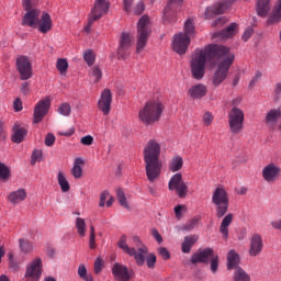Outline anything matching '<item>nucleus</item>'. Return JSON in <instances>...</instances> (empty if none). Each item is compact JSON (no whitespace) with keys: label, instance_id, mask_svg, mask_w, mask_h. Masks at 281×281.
I'll list each match as a JSON object with an SVG mask.
<instances>
[{"label":"nucleus","instance_id":"obj_1","mask_svg":"<svg viewBox=\"0 0 281 281\" xmlns=\"http://www.w3.org/2000/svg\"><path fill=\"white\" fill-rule=\"evenodd\" d=\"M207 60L210 63L216 60L217 68L212 76V85L214 87H221L227 80L229 68L234 65L235 56L229 52V47L218 44H210L204 49L195 50L191 58V72L195 80H203Z\"/></svg>","mask_w":281,"mask_h":281},{"label":"nucleus","instance_id":"obj_2","mask_svg":"<svg viewBox=\"0 0 281 281\" xmlns=\"http://www.w3.org/2000/svg\"><path fill=\"white\" fill-rule=\"evenodd\" d=\"M132 243L135 247L128 246V237L126 235H122L117 241V247L127 256L133 257L138 267H144L147 262L148 269H154L155 263L157 262V256H155V254L148 255V247L144 245L139 237L133 236Z\"/></svg>","mask_w":281,"mask_h":281},{"label":"nucleus","instance_id":"obj_3","mask_svg":"<svg viewBox=\"0 0 281 281\" xmlns=\"http://www.w3.org/2000/svg\"><path fill=\"white\" fill-rule=\"evenodd\" d=\"M145 170L148 181L153 183L161 175V145L156 139H150L144 147Z\"/></svg>","mask_w":281,"mask_h":281},{"label":"nucleus","instance_id":"obj_4","mask_svg":"<svg viewBox=\"0 0 281 281\" xmlns=\"http://www.w3.org/2000/svg\"><path fill=\"white\" fill-rule=\"evenodd\" d=\"M164 103L157 100H151L145 103V105L138 112V120L145 126H153L161 120L164 113Z\"/></svg>","mask_w":281,"mask_h":281},{"label":"nucleus","instance_id":"obj_5","mask_svg":"<svg viewBox=\"0 0 281 281\" xmlns=\"http://www.w3.org/2000/svg\"><path fill=\"white\" fill-rule=\"evenodd\" d=\"M212 203L215 206V216L223 218L229 211V193L223 186H218L212 192Z\"/></svg>","mask_w":281,"mask_h":281},{"label":"nucleus","instance_id":"obj_6","mask_svg":"<svg viewBox=\"0 0 281 281\" xmlns=\"http://www.w3.org/2000/svg\"><path fill=\"white\" fill-rule=\"evenodd\" d=\"M192 265H207L210 262V269L213 274L218 273L220 267V258L218 255L214 254L213 248H204L202 250H198L191 257Z\"/></svg>","mask_w":281,"mask_h":281},{"label":"nucleus","instance_id":"obj_7","mask_svg":"<svg viewBox=\"0 0 281 281\" xmlns=\"http://www.w3.org/2000/svg\"><path fill=\"white\" fill-rule=\"evenodd\" d=\"M36 0H22V7L25 10V14L22 19V25L33 27L36 30L41 23V10L35 8Z\"/></svg>","mask_w":281,"mask_h":281},{"label":"nucleus","instance_id":"obj_8","mask_svg":"<svg viewBox=\"0 0 281 281\" xmlns=\"http://www.w3.org/2000/svg\"><path fill=\"white\" fill-rule=\"evenodd\" d=\"M148 36H150V18L143 15L137 23L136 54L144 52V47L148 44Z\"/></svg>","mask_w":281,"mask_h":281},{"label":"nucleus","instance_id":"obj_9","mask_svg":"<svg viewBox=\"0 0 281 281\" xmlns=\"http://www.w3.org/2000/svg\"><path fill=\"white\" fill-rule=\"evenodd\" d=\"M228 126L232 135L243 133V128H245V112L234 106L228 113Z\"/></svg>","mask_w":281,"mask_h":281},{"label":"nucleus","instance_id":"obj_10","mask_svg":"<svg viewBox=\"0 0 281 281\" xmlns=\"http://www.w3.org/2000/svg\"><path fill=\"white\" fill-rule=\"evenodd\" d=\"M109 12V3L106 0H95L93 8L91 9V12L88 16V24L85 27V32L89 34L91 32V25L95 23V21H99V19H102L104 14Z\"/></svg>","mask_w":281,"mask_h":281},{"label":"nucleus","instance_id":"obj_11","mask_svg":"<svg viewBox=\"0 0 281 281\" xmlns=\"http://www.w3.org/2000/svg\"><path fill=\"white\" fill-rule=\"evenodd\" d=\"M181 8H183V0H168L162 11L164 23H177L179 21L177 13L181 12Z\"/></svg>","mask_w":281,"mask_h":281},{"label":"nucleus","instance_id":"obj_12","mask_svg":"<svg viewBox=\"0 0 281 281\" xmlns=\"http://www.w3.org/2000/svg\"><path fill=\"white\" fill-rule=\"evenodd\" d=\"M168 188L170 192H176L179 199H186L188 196V184L183 181L181 173H176L171 177L168 182Z\"/></svg>","mask_w":281,"mask_h":281},{"label":"nucleus","instance_id":"obj_13","mask_svg":"<svg viewBox=\"0 0 281 281\" xmlns=\"http://www.w3.org/2000/svg\"><path fill=\"white\" fill-rule=\"evenodd\" d=\"M15 67L18 74L20 75V80H30V78H32V61H30L29 56H18Z\"/></svg>","mask_w":281,"mask_h":281},{"label":"nucleus","instance_id":"obj_14","mask_svg":"<svg viewBox=\"0 0 281 281\" xmlns=\"http://www.w3.org/2000/svg\"><path fill=\"white\" fill-rule=\"evenodd\" d=\"M43 276V260L35 258L26 268L25 278L30 281H38Z\"/></svg>","mask_w":281,"mask_h":281},{"label":"nucleus","instance_id":"obj_15","mask_svg":"<svg viewBox=\"0 0 281 281\" xmlns=\"http://www.w3.org/2000/svg\"><path fill=\"white\" fill-rule=\"evenodd\" d=\"M132 45L133 38L131 37V33L123 32L119 41L117 58L122 60L126 59V56L131 54Z\"/></svg>","mask_w":281,"mask_h":281},{"label":"nucleus","instance_id":"obj_16","mask_svg":"<svg viewBox=\"0 0 281 281\" xmlns=\"http://www.w3.org/2000/svg\"><path fill=\"white\" fill-rule=\"evenodd\" d=\"M50 106L52 100L49 99V97H46L43 100L38 101V103L34 108L33 123L38 124L43 122V117H45L46 113L49 112Z\"/></svg>","mask_w":281,"mask_h":281},{"label":"nucleus","instance_id":"obj_17","mask_svg":"<svg viewBox=\"0 0 281 281\" xmlns=\"http://www.w3.org/2000/svg\"><path fill=\"white\" fill-rule=\"evenodd\" d=\"M172 47L176 54L183 56L188 52V47H190V37L183 33L176 34L173 36Z\"/></svg>","mask_w":281,"mask_h":281},{"label":"nucleus","instance_id":"obj_18","mask_svg":"<svg viewBox=\"0 0 281 281\" xmlns=\"http://www.w3.org/2000/svg\"><path fill=\"white\" fill-rule=\"evenodd\" d=\"M113 102V94L110 89L103 90L101 98L98 101V109L103 113V115H109L111 113V103Z\"/></svg>","mask_w":281,"mask_h":281},{"label":"nucleus","instance_id":"obj_19","mask_svg":"<svg viewBox=\"0 0 281 281\" xmlns=\"http://www.w3.org/2000/svg\"><path fill=\"white\" fill-rule=\"evenodd\" d=\"M281 168L278 167L276 164L271 162L263 167L262 169V177L267 183H273L280 179Z\"/></svg>","mask_w":281,"mask_h":281},{"label":"nucleus","instance_id":"obj_20","mask_svg":"<svg viewBox=\"0 0 281 281\" xmlns=\"http://www.w3.org/2000/svg\"><path fill=\"white\" fill-rule=\"evenodd\" d=\"M262 249H265L262 236H260V234H254L250 239L249 256H260V254H262Z\"/></svg>","mask_w":281,"mask_h":281},{"label":"nucleus","instance_id":"obj_21","mask_svg":"<svg viewBox=\"0 0 281 281\" xmlns=\"http://www.w3.org/2000/svg\"><path fill=\"white\" fill-rule=\"evenodd\" d=\"M112 274L117 281L131 280V272H128V268L122 263H114Z\"/></svg>","mask_w":281,"mask_h":281},{"label":"nucleus","instance_id":"obj_22","mask_svg":"<svg viewBox=\"0 0 281 281\" xmlns=\"http://www.w3.org/2000/svg\"><path fill=\"white\" fill-rule=\"evenodd\" d=\"M12 136H11V142H13V144H21L25 137H27V130L25 126L15 123L12 127Z\"/></svg>","mask_w":281,"mask_h":281},{"label":"nucleus","instance_id":"obj_23","mask_svg":"<svg viewBox=\"0 0 281 281\" xmlns=\"http://www.w3.org/2000/svg\"><path fill=\"white\" fill-rule=\"evenodd\" d=\"M188 94L192 100H202L207 95V86L203 83L193 85L189 88Z\"/></svg>","mask_w":281,"mask_h":281},{"label":"nucleus","instance_id":"obj_24","mask_svg":"<svg viewBox=\"0 0 281 281\" xmlns=\"http://www.w3.org/2000/svg\"><path fill=\"white\" fill-rule=\"evenodd\" d=\"M26 199L27 191L25 189H18L8 195V201L9 203H12V205H19V203L25 201Z\"/></svg>","mask_w":281,"mask_h":281},{"label":"nucleus","instance_id":"obj_25","mask_svg":"<svg viewBox=\"0 0 281 281\" xmlns=\"http://www.w3.org/2000/svg\"><path fill=\"white\" fill-rule=\"evenodd\" d=\"M237 30H238V24L232 23L225 30L214 33L213 38H218V37L220 38H232V36H236Z\"/></svg>","mask_w":281,"mask_h":281},{"label":"nucleus","instance_id":"obj_26","mask_svg":"<svg viewBox=\"0 0 281 281\" xmlns=\"http://www.w3.org/2000/svg\"><path fill=\"white\" fill-rule=\"evenodd\" d=\"M233 221H234V214H232V213H228L222 220V224L220 226V232H221V234H223V238L225 240H227V238L229 236V226L232 225Z\"/></svg>","mask_w":281,"mask_h":281},{"label":"nucleus","instance_id":"obj_27","mask_svg":"<svg viewBox=\"0 0 281 281\" xmlns=\"http://www.w3.org/2000/svg\"><path fill=\"white\" fill-rule=\"evenodd\" d=\"M37 27L42 34H47V32L52 30V16L49 15V13L42 14Z\"/></svg>","mask_w":281,"mask_h":281},{"label":"nucleus","instance_id":"obj_28","mask_svg":"<svg viewBox=\"0 0 281 281\" xmlns=\"http://www.w3.org/2000/svg\"><path fill=\"white\" fill-rule=\"evenodd\" d=\"M238 265H240V255L234 249L229 250L227 254V269H238Z\"/></svg>","mask_w":281,"mask_h":281},{"label":"nucleus","instance_id":"obj_29","mask_svg":"<svg viewBox=\"0 0 281 281\" xmlns=\"http://www.w3.org/2000/svg\"><path fill=\"white\" fill-rule=\"evenodd\" d=\"M196 240H199V236L196 235L186 236L182 243V252L190 254L192 247L196 244Z\"/></svg>","mask_w":281,"mask_h":281},{"label":"nucleus","instance_id":"obj_30","mask_svg":"<svg viewBox=\"0 0 281 281\" xmlns=\"http://www.w3.org/2000/svg\"><path fill=\"white\" fill-rule=\"evenodd\" d=\"M257 14L258 16L265 18L269 14L271 7L269 5V0H257Z\"/></svg>","mask_w":281,"mask_h":281},{"label":"nucleus","instance_id":"obj_31","mask_svg":"<svg viewBox=\"0 0 281 281\" xmlns=\"http://www.w3.org/2000/svg\"><path fill=\"white\" fill-rule=\"evenodd\" d=\"M80 166H85V159L76 158L71 169V175L75 179H80L82 177V167Z\"/></svg>","mask_w":281,"mask_h":281},{"label":"nucleus","instance_id":"obj_32","mask_svg":"<svg viewBox=\"0 0 281 281\" xmlns=\"http://www.w3.org/2000/svg\"><path fill=\"white\" fill-rule=\"evenodd\" d=\"M183 168V158L175 156L169 162V170L171 172H179Z\"/></svg>","mask_w":281,"mask_h":281},{"label":"nucleus","instance_id":"obj_33","mask_svg":"<svg viewBox=\"0 0 281 281\" xmlns=\"http://www.w3.org/2000/svg\"><path fill=\"white\" fill-rule=\"evenodd\" d=\"M196 33L194 29V20L189 19L184 22V36H188L189 40L194 38V34Z\"/></svg>","mask_w":281,"mask_h":281},{"label":"nucleus","instance_id":"obj_34","mask_svg":"<svg viewBox=\"0 0 281 281\" xmlns=\"http://www.w3.org/2000/svg\"><path fill=\"white\" fill-rule=\"evenodd\" d=\"M225 12V4H217L215 7L207 8L205 11V19H212V14H223Z\"/></svg>","mask_w":281,"mask_h":281},{"label":"nucleus","instance_id":"obj_35","mask_svg":"<svg viewBox=\"0 0 281 281\" xmlns=\"http://www.w3.org/2000/svg\"><path fill=\"white\" fill-rule=\"evenodd\" d=\"M234 281H251V277H249L243 268H236L233 274Z\"/></svg>","mask_w":281,"mask_h":281},{"label":"nucleus","instance_id":"obj_36","mask_svg":"<svg viewBox=\"0 0 281 281\" xmlns=\"http://www.w3.org/2000/svg\"><path fill=\"white\" fill-rule=\"evenodd\" d=\"M77 233L79 236L85 237L87 236V223L85 222V218L82 217H77L75 222Z\"/></svg>","mask_w":281,"mask_h":281},{"label":"nucleus","instance_id":"obj_37","mask_svg":"<svg viewBox=\"0 0 281 281\" xmlns=\"http://www.w3.org/2000/svg\"><path fill=\"white\" fill-rule=\"evenodd\" d=\"M58 184L61 188V192H69L71 190V187L69 186V181H67V178L65 177V173L59 171L58 172Z\"/></svg>","mask_w":281,"mask_h":281},{"label":"nucleus","instance_id":"obj_38","mask_svg":"<svg viewBox=\"0 0 281 281\" xmlns=\"http://www.w3.org/2000/svg\"><path fill=\"white\" fill-rule=\"evenodd\" d=\"M116 196L121 207H125V210H131V206L126 201V194H124V191L122 189L116 190Z\"/></svg>","mask_w":281,"mask_h":281},{"label":"nucleus","instance_id":"obj_39","mask_svg":"<svg viewBox=\"0 0 281 281\" xmlns=\"http://www.w3.org/2000/svg\"><path fill=\"white\" fill-rule=\"evenodd\" d=\"M281 19V0L278 4V7L273 10V12L271 13L268 23H278V21H280Z\"/></svg>","mask_w":281,"mask_h":281},{"label":"nucleus","instance_id":"obj_40","mask_svg":"<svg viewBox=\"0 0 281 281\" xmlns=\"http://www.w3.org/2000/svg\"><path fill=\"white\" fill-rule=\"evenodd\" d=\"M19 243L20 249L23 251V254H30V251H33L34 245L27 239H20Z\"/></svg>","mask_w":281,"mask_h":281},{"label":"nucleus","instance_id":"obj_41","mask_svg":"<svg viewBox=\"0 0 281 281\" xmlns=\"http://www.w3.org/2000/svg\"><path fill=\"white\" fill-rule=\"evenodd\" d=\"M78 276L81 280L93 281V276L87 273V267L85 265L78 267Z\"/></svg>","mask_w":281,"mask_h":281},{"label":"nucleus","instance_id":"obj_42","mask_svg":"<svg viewBox=\"0 0 281 281\" xmlns=\"http://www.w3.org/2000/svg\"><path fill=\"white\" fill-rule=\"evenodd\" d=\"M90 78L92 82H100L102 80V70L98 66L92 67L90 70Z\"/></svg>","mask_w":281,"mask_h":281},{"label":"nucleus","instance_id":"obj_43","mask_svg":"<svg viewBox=\"0 0 281 281\" xmlns=\"http://www.w3.org/2000/svg\"><path fill=\"white\" fill-rule=\"evenodd\" d=\"M58 114H59V115H64V117H69V115H71V104H69V103H63V104L58 108Z\"/></svg>","mask_w":281,"mask_h":281},{"label":"nucleus","instance_id":"obj_44","mask_svg":"<svg viewBox=\"0 0 281 281\" xmlns=\"http://www.w3.org/2000/svg\"><path fill=\"white\" fill-rule=\"evenodd\" d=\"M56 67L60 74H66L67 69H69V63H67V59L65 58H59L57 60Z\"/></svg>","mask_w":281,"mask_h":281},{"label":"nucleus","instance_id":"obj_45","mask_svg":"<svg viewBox=\"0 0 281 281\" xmlns=\"http://www.w3.org/2000/svg\"><path fill=\"white\" fill-rule=\"evenodd\" d=\"M0 179L8 181L10 179V168L0 161Z\"/></svg>","mask_w":281,"mask_h":281},{"label":"nucleus","instance_id":"obj_46","mask_svg":"<svg viewBox=\"0 0 281 281\" xmlns=\"http://www.w3.org/2000/svg\"><path fill=\"white\" fill-rule=\"evenodd\" d=\"M83 59L86 60L87 65L91 67L95 63V55L93 54V50L88 49L83 54Z\"/></svg>","mask_w":281,"mask_h":281},{"label":"nucleus","instance_id":"obj_47","mask_svg":"<svg viewBox=\"0 0 281 281\" xmlns=\"http://www.w3.org/2000/svg\"><path fill=\"white\" fill-rule=\"evenodd\" d=\"M202 122L204 126H212V122H214V115H212L210 112H205L202 116Z\"/></svg>","mask_w":281,"mask_h":281},{"label":"nucleus","instance_id":"obj_48","mask_svg":"<svg viewBox=\"0 0 281 281\" xmlns=\"http://www.w3.org/2000/svg\"><path fill=\"white\" fill-rule=\"evenodd\" d=\"M43 157V151L41 149H35L32 154L31 165L34 166L36 161H41Z\"/></svg>","mask_w":281,"mask_h":281},{"label":"nucleus","instance_id":"obj_49","mask_svg":"<svg viewBox=\"0 0 281 281\" xmlns=\"http://www.w3.org/2000/svg\"><path fill=\"white\" fill-rule=\"evenodd\" d=\"M89 247L90 249H95V228L90 226V239H89Z\"/></svg>","mask_w":281,"mask_h":281},{"label":"nucleus","instance_id":"obj_50","mask_svg":"<svg viewBox=\"0 0 281 281\" xmlns=\"http://www.w3.org/2000/svg\"><path fill=\"white\" fill-rule=\"evenodd\" d=\"M145 10H146V4H144V1H139L134 7V14H136V16H139V14H143Z\"/></svg>","mask_w":281,"mask_h":281},{"label":"nucleus","instance_id":"obj_51","mask_svg":"<svg viewBox=\"0 0 281 281\" xmlns=\"http://www.w3.org/2000/svg\"><path fill=\"white\" fill-rule=\"evenodd\" d=\"M251 36H254V29L248 27L245 30L244 34L241 35V40L247 42L251 38Z\"/></svg>","mask_w":281,"mask_h":281},{"label":"nucleus","instance_id":"obj_52","mask_svg":"<svg viewBox=\"0 0 281 281\" xmlns=\"http://www.w3.org/2000/svg\"><path fill=\"white\" fill-rule=\"evenodd\" d=\"M158 254L159 256H161L164 260H170V251H168L167 248L165 247L159 248Z\"/></svg>","mask_w":281,"mask_h":281},{"label":"nucleus","instance_id":"obj_53","mask_svg":"<svg viewBox=\"0 0 281 281\" xmlns=\"http://www.w3.org/2000/svg\"><path fill=\"white\" fill-rule=\"evenodd\" d=\"M80 144L83 146H91L93 144V136L87 135L80 139Z\"/></svg>","mask_w":281,"mask_h":281},{"label":"nucleus","instance_id":"obj_54","mask_svg":"<svg viewBox=\"0 0 281 281\" xmlns=\"http://www.w3.org/2000/svg\"><path fill=\"white\" fill-rule=\"evenodd\" d=\"M21 93H23V95H30V81H25L21 85L20 88Z\"/></svg>","mask_w":281,"mask_h":281},{"label":"nucleus","instance_id":"obj_55","mask_svg":"<svg viewBox=\"0 0 281 281\" xmlns=\"http://www.w3.org/2000/svg\"><path fill=\"white\" fill-rule=\"evenodd\" d=\"M110 196L109 191H103L100 194V202H99V207H104L105 203H106V198Z\"/></svg>","mask_w":281,"mask_h":281},{"label":"nucleus","instance_id":"obj_56","mask_svg":"<svg viewBox=\"0 0 281 281\" xmlns=\"http://www.w3.org/2000/svg\"><path fill=\"white\" fill-rule=\"evenodd\" d=\"M102 266H103V262H102V259L100 257H98L94 261V273H100L102 271Z\"/></svg>","mask_w":281,"mask_h":281},{"label":"nucleus","instance_id":"obj_57","mask_svg":"<svg viewBox=\"0 0 281 281\" xmlns=\"http://www.w3.org/2000/svg\"><path fill=\"white\" fill-rule=\"evenodd\" d=\"M151 236L155 238V240H157V243H159V245L164 243V238L161 237V234H159V231H157V228L151 229Z\"/></svg>","mask_w":281,"mask_h":281},{"label":"nucleus","instance_id":"obj_58","mask_svg":"<svg viewBox=\"0 0 281 281\" xmlns=\"http://www.w3.org/2000/svg\"><path fill=\"white\" fill-rule=\"evenodd\" d=\"M13 109L16 113H19V111H23V102L21 101V99H15L13 102Z\"/></svg>","mask_w":281,"mask_h":281},{"label":"nucleus","instance_id":"obj_59","mask_svg":"<svg viewBox=\"0 0 281 281\" xmlns=\"http://www.w3.org/2000/svg\"><path fill=\"white\" fill-rule=\"evenodd\" d=\"M55 142H56V136H54L53 134H47V136L45 138V145L54 146Z\"/></svg>","mask_w":281,"mask_h":281},{"label":"nucleus","instance_id":"obj_60","mask_svg":"<svg viewBox=\"0 0 281 281\" xmlns=\"http://www.w3.org/2000/svg\"><path fill=\"white\" fill-rule=\"evenodd\" d=\"M133 1L134 0H124V10L125 12H131V9L133 8Z\"/></svg>","mask_w":281,"mask_h":281},{"label":"nucleus","instance_id":"obj_61","mask_svg":"<svg viewBox=\"0 0 281 281\" xmlns=\"http://www.w3.org/2000/svg\"><path fill=\"white\" fill-rule=\"evenodd\" d=\"M271 226L273 229H280L281 231V215L278 220H274L271 222Z\"/></svg>","mask_w":281,"mask_h":281},{"label":"nucleus","instance_id":"obj_62","mask_svg":"<svg viewBox=\"0 0 281 281\" xmlns=\"http://www.w3.org/2000/svg\"><path fill=\"white\" fill-rule=\"evenodd\" d=\"M262 74L260 72H256V75L254 76V78L251 79L249 87H254L256 85V82H258V80H260Z\"/></svg>","mask_w":281,"mask_h":281},{"label":"nucleus","instance_id":"obj_63","mask_svg":"<svg viewBox=\"0 0 281 281\" xmlns=\"http://www.w3.org/2000/svg\"><path fill=\"white\" fill-rule=\"evenodd\" d=\"M262 74L260 72H256V75L254 76V78L251 79L249 87H254L256 85V82H258V80H260Z\"/></svg>","mask_w":281,"mask_h":281},{"label":"nucleus","instance_id":"obj_64","mask_svg":"<svg viewBox=\"0 0 281 281\" xmlns=\"http://www.w3.org/2000/svg\"><path fill=\"white\" fill-rule=\"evenodd\" d=\"M262 74L260 72H256V75L254 76V78L251 79L249 87H254L256 85V82H258V80H260Z\"/></svg>","mask_w":281,"mask_h":281}]
</instances>
